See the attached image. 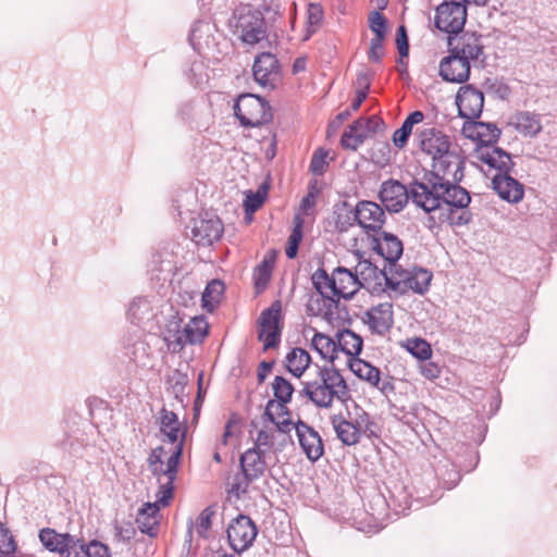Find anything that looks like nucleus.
Listing matches in <instances>:
<instances>
[{
  "label": "nucleus",
  "instance_id": "obj_1",
  "mask_svg": "<svg viewBox=\"0 0 557 557\" xmlns=\"http://www.w3.org/2000/svg\"><path fill=\"white\" fill-rule=\"evenodd\" d=\"M424 121L422 111L410 113L403 125L393 133L392 140L395 147L404 149L413 134V145L418 152L430 159L432 172L435 177L460 181L462 177V161L451 149V140L442 129L434 126H422L413 129Z\"/></svg>",
  "mask_w": 557,
  "mask_h": 557
},
{
  "label": "nucleus",
  "instance_id": "obj_2",
  "mask_svg": "<svg viewBox=\"0 0 557 557\" xmlns=\"http://www.w3.org/2000/svg\"><path fill=\"white\" fill-rule=\"evenodd\" d=\"M431 186L414 183L411 187V199L416 206L431 214L437 224L465 225L470 222L471 213L468 206L471 201L469 193L454 184L453 180L436 177Z\"/></svg>",
  "mask_w": 557,
  "mask_h": 557
},
{
  "label": "nucleus",
  "instance_id": "obj_3",
  "mask_svg": "<svg viewBox=\"0 0 557 557\" xmlns=\"http://www.w3.org/2000/svg\"><path fill=\"white\" fill-rule=\"evenodd\" d=\"M182 455V444H176L169 449L158 446L151 450L147 459L148 469L159 485L156 497L163 507L169 506L173 498L174 481Z\"/></svg>",
  "mask_w": 557,
  "mask_h": 557
},
{
  "label": "nucleus",
  "instance_id": "obj_4",
  "mask_svg": "<svg viewBox=\"0 0 557 557\" xmlns=\"http://www.w3.org/2000/svg\"><path fill=\"white\" fill-rule=\"evenodd\" d=\"M304 394L319 408H331L334 399L346 401L349 389L335 368H320L318 377L305 383Z\"/></svg>",
  "mask_w": 557,
  "mask_h": 557
},
{
  "label": "nucleus",
  "instance_id": "obj_5",
  "mask_svg": "<svg viewBox=\"0 0 557 557\" xmlns=\"http://www.w3.org/2000/svg\"><path fill=\"white\" fill-rule=\"evenodd\" d=\"M336 437L346 446L360 443L362 435L376 436V424L370 414L360 406L355 405V411L349 410L334 413L330 417Z\"/></svg>",
  "mask_w": 557,
  "mask_h": 557
},
{
  "label": "nucleus",
  "instance_id": "obj_6",
  "mask_svg": "<svg viewBox=\"0 0 557 557\" xmlns=\"http://www.w3.org/2000/svg\"><path fill=\"white\" fill-rule=\"evenodd\" d=\"M228 26L232 33L248 46H256L268 37L262 13L250 4L237 7L228 21Z\"/></svg>",
  "mask_w": 557,
  "mask_h": 557
},
{
  "label": "nucleus",
  "instance_id": "obj_7",
  "mask_svg": "<svg viewBox=\"0 0 557 557\" xmlns=\"http://www.w3.org/2000/svg\"><path fill=\"white\" fill-rule=\"evenodd\" d=\"M432 273L423 268L395 265L386 275V286L397 295L409 292L423 295L432 281Z\"/></svg>",
  "mask_w": 557,
  "mask_h": 557
},
{
  "label": "nucleus",
  "instance_id": "obj_8",
  "mask_svg": "<svg viewBox=\"0 0 557 557\" xmlns=\"http://www.w3.org/2000/svg\"><path fill=\"white\" fill-rule=\"evenodd\" d=\"M234 113L244 127H259L272 120L269 102L253 94L240 95L234 106Z\"/></svg>",
  "mask_w": 557,
  "mask_h": 557
},
{
  "label": "nucleus",
  "instance_id": "obj_9",
  "mask_svg": "<svg viewBox=\"0 0 557 557\" xmlns=\"http://www.w3.org/2000/svg\"><path fill=\"white\" fill-rule=\"evenodd\" d=\"M467 7L459 0H444L435 10V26L448 35L460 33L467 21Z\"/></svg>",
  "mask_w": 557,
  "mask_h": 557
},
{
  "label": "nucleus",
  "instance_id": "obj_10",
  "mask_svg": "<svg viewBox=\"0 0 557 557\" xmlns=\"http://www.w3.org/2000/svg\"><path fill=\"white\" fill-rule=\"evenodd\" d=\"M281 311L282 304L276 300L264 309L258 320V338L263 343V349L274 348L280 343L281 337Z\"/></svg>",
  "mask_w": 557,
  "mask_h": 557
},
{
  "label": "nucleus",
  "instance_id": "obj_11",
  "mask_svg": "<svg viewBox=\"0 0 557 557\" xmlns=\"http://www.w3.org/2000/svg\"><path fill=\"white\" fill-rule=\"evenodd\" d=\"M257 533L258 530L253 521L248 516L239 515L228 524L227 540L231 547L240 553L252 545Z\"/></svg>",
  "mask_w": 557,
  "mask_h": 557
},
{
  "label": "nucleus",
  "instance_id": "obj_12",
  "mask_svg": "<svg viewBox=\"0 0 557 557\" xmlns=\"http://www.w3.org/2000/svg\"><path fill=\"white\" fill-rule=\"evenodd\" d=\"M252 74L261 87L275 88L281 81V66L276 57L270 52L258 54L252 65Z\"/></svg>",
  "mask_w": 557,
  "mask_h": 557
},
{
  "label": "nucleus",
  "instance_id": "obj_13",
  "mask_svg": "<svg viewBox=\"0 0 557 557\" xmlns=\"http://www.w3.org/2000/svg\"><path fill=\"white\" fill-rule=\"evenodd\" d=\"M371 333L385 335L394 324V307L391 301L371 306L361 318Z\"/></svg>",
  "mask_w": 557,
  "mask_h": 557
},
{
  "label": "nucleus",
  "instance_id": "obj_14",
  "mask_svg": "<svg viewBox=\"0 0 557 557\" xmlns=\"http://www.w3.org/2000/svg\"><path fill=\"white\" fill-rule=\"evenodd\" d=\"M348 366L356 376L377 388L384 395L394 393L395 386L393 384V379L391 376H386L382 380L379 368L362 359H351Z\"/></svg>",
  "mask_w": 557,
  "mask_h": 557
},
{
  "label": "nucleus",
  "instance_id": "obj_15",
  "mask_svg": "<svg viewBox=\"0 0 557 557\" xmlns=\"http://www.w3.org/2000/svg\"><path fill=\"white\" fill-rule=\"evenodd\" d=\"M379 126V119L370 116L358 119L352 122L341 137V145L344 149L357 150L358 147L371 135Z\"/></svg>",
  "mask_w": 557,
  "mask_h": 557
},
{
  "label": "nucleus",
  "instance_id": "obj_16",
  "mask_svg": "<svg viewBox=\"0 0 557 557\" xmlns=\"http://www.w3.org/2000/svg\"><path fill=\"white\" fill-rule=\"evenodd\" d=\"M288 434L289 432H283L274 424L256 426V435H252V448L263 454L281 451L287 443Z\"/></svg>",
  "mask_w": 557,
  "mask_h": 557
},
{
  "label": "nucleus",
  "instance_id": "obj_17",
  "mask_svg": "<svg viewBox=\"0 0 557 557\" xmlns=\"http://www.w3.org/2000/svg\"><path fill=\"white\" fill-rule=\"evenodd\" d=\"M223 231V224L218 216L206 214L194 220L191 239L198 246H210L222 237Z\"/></svg>",
  "mask_w": 557,
  "mask_h": 557
},
{
  "label": "nucleus",
  "instance_id": "obj_18",
  "mask_svg": "<svg viewBox=\"0 0 557 557\" xmlns=\"http://www.w3.org/2000/svg\"><path fill=\"white\" fill-rule=\"evenodd\" d=\"M458 113L466 120H475L481 115L484 106L482 91L471 85L461 86L456 96Z\"/></svg>",
  "mask_w": 557,
  "mask_h": 557
},
{
  "label": "nucleus",
  "instance_id": "obj_19",
  "mask_svg": "<svg viewBox=\"0 0 557 557\" xmlns=\"http://www.w3.org/2000/svg\"><path fill=\"white\" fill-rule=\"evenodd\" d=\"M298 442L308 459L315 461L324 453V447L319 433L302 421L294 424Z\"/></svg>",
  "mask_w": 557,
  "mask_h": 557
},
{
  "label": "nucleus",
  "instance_id": "obj_20",
  "mask_svg": "<svg viewBox=\"0 0 557 557\" xmlns=\"http://www.w3.org/2000/svg\"><path fill=\"white\" fill-rule=\"evenodd\" d=\"M409 194L405 185L395 180L386 181L380 190V200L391 212H399L407 205Z\"/></svg>",
  "mask_w": 557,
  "mask_h": 557
},
{
  "label": "nucleus",
  "instance_id": "obj_21",
  "mask_svg": "<svg viewBox=\"0 0 557 557\" xmlns=\"http://www.w3.org/2000/svg\"><path fill=\"white\" fill-rule=\"evenodd\" d=\"M440 75L446 82L465 83L470 76V63L450 51L440 63Z\"/></svg>",
  "mask_w": 557,
  "mask_h": 557
},
{
  "label": "nucleus",
  "instance_id": "obj_22",
  "mask_svg": "<svg viewBox=\"0 0 557 557\" xmlns=\"http://www.w3.org/2000/svg\"><path fill=\"white\" fill-rule=\"evenodd\" d=\"M331 283L334 297L350 298L361 288L360 281L355 277L350 270L344 267H337L332 272Z\"/></svg>",
  "mask_w": 557,
  "mask_h": 557
},
{
  "label": "nucleus",
  "instance_id": "obj_23",
  "mask_svg": "<svg viewBox=\"0 0 557 557\" xmlns=\"http://www.w3.org/2000/svg\"><path fill=\"white\" fill-rule=\"evenodd\" d=\"M385 213L373 201H361L356 208V220L359 225L368 231H380L384 224Z\"/></svg>",
  "mask_w": 557,
  "mask_h": 557
},
{
  "label": "nucleus",
  "instance_id": "obj_24",
  "mask_svg": "<svg viewBox=\"0 0 557 557\" xmlns=\"http://www.w3.org/2000/svg\"><path fill=\"white\" fill-rule=\"evenodd\" d=\"M160 432L173 446L182 444V448L184 449L187 428L178 420L176 413L166 409L161 410Z\"/></svg>",
  "mask_w": 557,
  "mask_h": 557
},
{
  "label": "nucleus",
  "instance_id": "obj_25",
  "mask_svg": "<svg viewBox=\"0 0 557 557\" xmlns=\"http://www.w3.org/2000/svg\"><path fill=\"white\" fill-rule=\"evenodd\" d=\"M277 399H270L264 409V417L271 424H274L283 432H290L295 422L292 419V412L287 405Z\"/></svg>",
  "mask_w": 557,
  "mask_h": 557
},
{
  "label": "nucleus",
  "instance_id": "obj_26",
  "mask_svg": "<svg viewBox=\"0 0 557 557\" xmlns=\"http://www.w3.org/2000/svg\"><path fill=\"white\" fill-rule=\"evenodd\" d=\"M493 187L502 199L509 202H519L523 198L522 184L505 172H499L494 176Z\"/></svg>",
  "mask_w": 557,
  "mask_h": 557
},
{
  "label": "nucleus",
  "instance_id": "obj_27",
  "mask_svg": "<svg viewBox=\"0 0 557 557\" xmlns=\"http://www.w3.org/2000/svg\"><path fill=\"white\" fill-rule=\"evenodd\" d=\"M263 453L248 448L239 458L240 469L253 482L262 478L268 469Z\"/></svg>",
  "mask_w": 557,
  "mask_h": 557
},
{
  "label": "nucleus",
  "instance_id": "obj_28",
  "mask_svg": "<svg viewBox=\"0 0 557 557\" xmlns=\"http://www.w3.org/2000/svg\"><path fill=\"white\" fill-rule=\"evenodd\" d=\"M372 248L388 262H395L403 253L401 242L392 234L382 233L372 239Z\"/></svg>",
  "mask_w": 557,
  "mask_h": 557
},
{
  "label": "nucleus",
  "instance_id": "obj_29",
  "mask_svg": "<svg viewBox=\"0 0 557 557\" xmlns=\"http://www.w3.org/2000/svg\"><path fill=\"white\" fill-rule=\"evenodd\" d=\"M335 338L337 346V358L339 357V352H343L348 357V362L351 359H358L357 357L361 354L363 346L361 336L343 326L342 329L337 330Z\"/></svg>",
  "mask_w": 557,
  "mask_h": 557
},
{
  "label": "nucleus",
  "instance_id": "obj_30",
  "mask_svg": "<svg viewBox=\"0 0 557 557\" xmlns=\"http://www.w3.org/2000/svg\"><path fill=\"white\" fill-rule=\"evenodd\" d=\"M160 506L162 505L157 499L156 503H146L144 507L139 509L136 523L143 533L150 536L157 534Z\"/></svg>",
  "mask_w": 557,
  "mask_h": 557
},
{
  "label": "nucleus",
  "instance_id": "obj_31",
  "mask_svg": "<svg viewBox=\"0 0 557 557\" xmlns=\"http://www.w3.org/2000/svg\"><path fill=\"white\" fill-rule=\"evenodd\" d=\"M451 51L470 63L483 53L480 36L474 33H465L453 47Z\"/></svg>",
  "mask_w": 557,
  "mask_h": 557
},
{
  "label": "nucleus",
  "instance_id": "obj_32",
  "mask_svg": "<svg viewBox=\"0 0 557 557\" xmlns=\"http://www.w3.org/2000/svg\"><path fill=\"white\" fill-rule=\"evenodd\" d=\"M209 324L203 317H194L185 325L182 334L177 338V343L181 346L186 344L201 343L208 335Z\"/></svg>",
  "mask_w": 557,
  "mask_h": 557
},
{
  "label": "nucleus",
  "instance_id": "obj_33",
  "mask_svg": "<svg viewBox=\"0 0 557 557\" xmlns=\"http://www.w3.org/2000/svg\"><path fill=\"white\" fill-rule=\"evenodd\" d=\"M322 308H319L323 319L333 327L342 329L345 326L347 312L339 304L332 298H322Z\"/></svg>",
  "mask_w": 557,
  "mask_h": 557
},
{
  "label": "nucleus",
  "instance_id": "obj_34",
  "mask_svg": "<svg viewBox=\"0 0 557 557\" xmlns=\"http://www.w3.org/2000/svg\"><path fill=\"white\" fill-rule=\"evenodd\" d=\"M310 346L321 356L323 360L330 363H334L337 359L336 338H332L324 333L315 331L311 338Z\"/></svg>",
  "mask_w": 557,
  "mask_h": 557
},
{
  "label": "nucleus",
  "instance_id": "obj_35",
  "mask_svg": "<svg viewBox=\"0 0 557 557\" xmlns=\"http://www.w3.org/2000/svg\"><path fill=\"white\" fill-rule=\"evenodd\" d=\"M39 540L50 552H57L63 555V549H66V545L72 541V535L58 533L51 528H45L39 532Z\"/></svg>",
  "mask_w": 557,
  "mask_h": 557
},
{
  "label": "nucleus",
  "instance_id": "obj_36",
  "mask_svg": "<svg viewBox=\"0 0 557 557\" xmlns=\"http://www.w3.org/2000/svg\"><path fill=\"white\" fill-rule=\"evenodd\" d=\"M311 362L309 352L302 348H293L286 355V367L296 377H300Z\"/></svg>",
  "mask_w": 557,
  "mask_h": 557
},
{
  "label": "nucleus",
  "instance_id": "obj_37",
  "mask_svg": "<svg viewBox=\"0 0 557 557\" xmlns=\"http://www.w3.org/2000/svg\"><path fill=\"white\" fill-rule=\"evenodd\" d=\"M479 153L481 161L499 171L508 170L511 164L510 156L496 147H486Z\"/></svg>",
  "mask_w": 557,
  "mask_h": 557
},
{
  "label": "nucleus",
  "instance_id": "obj_38",
  "mask_svg": "<svg viewBox=\"0 0 557 557\" xmlns=\"http://www.w3.org/2000/svg\"><path fill=\"white\" fill-rule=\"evenodd\" d=\"M242 418L237 413H232L225 423L224 432L220 443L224 447H236L239 443L243 432Z\"/></svg>",
  "mask_w": 557,
  "mask_h": 557
},
{
  "label": "nucleus",
  "instance_id": "obj_39",
  "mask_svg": "<svg viewBox=\"0 0 557 557\" xmlns=\"http://www.w3.org/2000/svg\"><path fill=\"white\" fill-rule=\"evenodd\" d=\"M275 255L269 252L253 270L255 286L258 292L263 290L269 284L274 268Z\"/></svg>",
  "mask_w": 557,
  "mask_h": 557
},
{
  "label": "nucleus",
  "instance_id": "obj_40",
  "mask_svg": "<svg viewBox=\"0 0 557 557\" xmlns=\"http://www.w3.org/2000/svg\"><path fill=\"white\" fill-rule=\"evenodd\" d=\"M400 345L420 361H426L432 358L433 350L430 343L421 337L406 338Z\"/></svg>",
  "mask_w": 557,
  "mask_h": 557
},
{
  "label": "nucleus",
  "instance_id": "obj_41",
  "mask_svg": "<svg viewBox=\"0 0 557 557\" xmlns=\"http://www.w3.org/2000/svg\"><path fill=\"white\" fill-rule=\"evenodd\" d=\"M294 227L290 235L288 236L285 253L288 259L297 257L299 244L304 236V218L300 214H296L293 220Z\"/></svg>",
  "mask_w": 557,
  "mask_h": 557
},
{
  "label": "nucleus",
  "instance_id": "obj_42",
  "mask_svg": "<svg viewBox=\"0 0 557 557\" xmlns=\"http://www.w3.org/2000/svg\"><path fill=\"white\" fill-rule=\"evenodd\" d=\"M515 124L517 129L527 136L536 135L542 128L539 116L530 112H519L516 114Z\"/></svg>",
  "mask_w": 557,
  "mask_h": 557
},
{
  "label": "nucleus",
  "instance_id": "obj_43",
  "mask_svg": "<svg viewBox=\"0 0 557 557\" xmlns=\"http://www.w3.org/2000/svg\"><path fill=\"white\" fill-rule=\"evenodd\" d=\"M224 292V284L219 280L211 281L205 292L202 293V307L209 312H212L215 306L220 302Z\"/></svg>",
  "mask_w": 557,
  "mask_h": 557
},
{
  "label": "nucleus",
  "instance_id": "obj_44",
  "mask_svg": "<svg viewBox=\"0 0 557 557\" xmlns=\"http://www.w3.org/2000/svg\"><path fill=\"white\" fill-rule=\"evenodd\" d=\"M312 282L314 287L320 294L317 302L320 304L322 298H332L333 285L331 283V276L322 269L317 270L312 275Z\"/></svg>",
  "mask_w": 557,
  "mask_h": 557
},
{
  "label": "nucleus",
  "instance_id": "obj_45",
  "mask_svg": "<svg viewBox=\"0 0 557 557\" xmlns=\"http://www.w3.org/2000/svg\"><path fill=\"white\" fill-rule=\"evenodd\" d=\"M273 399L281 400L283 403H290L294 387L292 383L283 376H275L272 384Z\"/></svg>",
  "mask_w": 557,
  "mask_h": 557
},
{
  "label": "nucleus",
  "instance_id": "obj_46",
  "mask_svg": "<svg viewBox=\"0 0 557 557\" xmlns=\"http://www.w3.org/2000/svg\"><path fill=\"white\" fill-rule=\"evenodd\" d=\"M376 267L368 260H360L352 272L355 277L360 281L361 287L376 277Z\"/></svg>",
  "mask_w": 557,
  "mask_h": 557
},
{
  "label": "nucleus",
  "instance_id": "obj_47",
  "mask_svg": "<svg viewBox=\"0 0 557 557\" xmlns=\"http://www.w3.org/2000/svg\"><path fill=\"white\" fill-rule=\"evenodd\" d=\"M490 129V125L485 123H471L468 126L463 127V132H467L468 136L471 138H476L482 143H491L496 139L497 135L495 134L496 128L492 131L487 138H484L485 131Z\"/></svg>",
  "mask_w": 557,
  "mask_h": 557
},
{
  "label": "nucleus",
  "instance_id": "obj_48",
  "mask_svg": "<svg viewBox=\"0 0 557 557\" xmlns=\"http://www.w3.org/2000/svg\"><path fill=\"white\" fill-rule=\"evenodd\" d=\"M252 482L253 481L247 478L246 474L242 471V473H237L228 480V493L239 497L242 494H245L248 491V487Z\"/></svg>",
  "mask_w": 557,
  "mask_h": 557
},
{
  "label": "nucleus",
  "instance_id": "obj_49",
  "mask_svg": "<svg viewBox=\"0 0 557 557\" xmlns=\"http://www.w3.org/2000/svg\"><path fill=\"white\" fill-rule=\"evenodd\" d=\"M369 27L374 34V38H385L387 29V20L379 11H372L369 15Z\"/></svg>",
  "mask_w": 557,
  "mask_h": 557
},
{
  "label": "nucleus",
  "instance_id": "obj_50",
  "mask_svg": "<svg viewBox=\"0 0 557 557\" xmlns=\"http://www.w3.org/2000/svg\"><path fill=\"white\" fill-rule=\"evenodd\" d=\"M213 515L214 511L210 507H207L197 517L194 528L199 536H208V532L212 525Z\"/></svg>",
  "mask_w": 557,
  "mask_h": 557
},
{
  "label": "nucleus",
  "instance_id": "obj_51",
  "mask_svg": "<svg viewBox=\"0 0 557 557\" xmlns=\"http://www.w3.org/2000/svg\"><path fill=\"white\" fill-rule=\"evenodd\" d=\"M329 154L330 151L323 148L314 151L310 162V170L313 174L321 175L325 172L329 165V160L331 159Z\"/></svg>",
  "mask_w": 557,
  "mask_h": 557
},
{
  "label": "nucleus",
  "instance_id": "obj_52",
  "mask_svg": "<svg viewBox=\"0 0 557 557\" xmlns=\"http://www.w3.org/2000/svg\"><path fill=\"white\" fill-rule=\"evenodd\" d=\"M15 550L16 542L12 533L0 522V554L12 555Z\"/></svg>",
  "mask_w": 557,
  "mask_h": 557
},
{
  "label": "nucleus",
  "instance_id": "obj_53",
  "mask_svg": "<svg viewBox=\"0 0 557 557\" xmlns=\"http://www.w3.org/2000/svg\"><path fill=\"white\" fill-rule=\"evenodd\" d=\"M419 373L428 381L434 382L442 375V368L438 363L431 361H421L418 366Z\"/></svg>",
  "mask_w": 557,
  "mask_h": 557
},
{
  "label": "nucleus",
  "instance_id": "obj_54",
  "mask_svg": "<svg viewBox=\"0 0 557 557\" xmlns=\"http://www.w3.org/2000/svg\"><path fill=\"white\" fill-rule=\"evenodd\" d=\"M62 557H88L87 554V545H85L82 541L74 539L72 536V541L66 545V549H63Z\"/></svg>",
  "mask_w": 557,
  "mask_h": 557
},
{
  "label": "nucleus",
  "instance_id": "obj_55",
  "mask_svg": "<svg viewBox=\"0 0 557 557\" xmlns=\"http://www.w3.org/2000/svg\"><path fill=\"white\" fill-rule=\"evenodd\" d=\"M323 20V10L319 4H310L308 9V24L314 33Z\"/></svg>",
  "mask_w": 557,
  "mask_h": 557
},
{
  "label": "nucleus",
  "instance_id": "obj_56",
  "mask_svg": "<svg viewBox=\"0 0 557 557\" xmlns=\"http://www.w3.org/2000/svg\"><path fill=\"white\" fill-rule=\"evenodd\" d=\"M383 38H372L370 41L369 59L372 62H381L384 55Z\"/></svg>",
  "mask_w": 557,
  "mask_h": 557
},
{
  "label": "nucleus",
  "instance_id": "obj_57",
  "mask_svg": "<svg viewBox=\"0 0 557 557\" xmlns=\"http://www.w3.org/2000/svg\"><path fill=\"white\" fill-rule=\"evenodd\" d=\"M264 201V194L258 190L256 194H249L245 199V210L246 212H255L257 211Z\"/></svg>",
  "mask_w": 557,
  "mask_h": 557
},
{
  "label": "nucleus",
  "instance_id": "obj_58",
  "mask_svg": "<svg viewBox=\"0 0 557 557\" xmlns=\"http://www.w3.org/2000/svg\"><path fill=\"white\" fill-rule=\"evenodd\" d=\"M396 45L398 52L401 57H407L409 51L408 38L406 28L404 25L398 27L397 36H396Z\"/></svg>",
  "mask_w": 557,
  "mask_h": 557
},
{
  "label": "nucleus",
  "instance_id": "obj_59",
  "mask_svg": "<svg viewBox=\"0 0 557 557\" xmlns=\"http://www.w3.org/2000/svg\"><path fill=\"white\" fill-rule=\"evenodd\" d=\"M88 557H110L109 549L100 542L92 541L87 545Z\"/></svg>",
  "mask_w": 557,
  "mask_h": 557
},
{
  "label": "nucleus",
  "instance_id": "obj_60",
  "mask_svg": "<svg viewBox=\"0 0 557 557\" xmlns=\"http://www.w3.org/2000/svg\"><path fill=\"white\" fill-rule=\"evenodd\" d=\"M367 90H368V85H366V87L363 89H360L357 91L356 98L354 99V101L350 104V109L352 111L359 110L360 106L367 98V95H368Z\"/></svg>",
  "mask_w": 557,
  "mask_h": 557
},
{
  "label": "nucleus",
  "instance_id": "obj_61",
  "mask_svg": "<svg viewBox=\"0 0 557 557\" xmlns=\"http://www.w3.org/2000/svg\"><path fill=\"white\" fill-rule=\"evenodd\" d=\"M314 206V197L312 194H308L307 196H305L301 200V205H300V208L304 210V211H307L309 208L313 207Z\"/></svg>",
  "mask_w": 557,
  "mask_h": 557
},
{
  "label": "nucleus",
  "instance_id": "obj_62",
  "mask_svg": "<svg viewBox=\"0 0 557 557\" xmlns=\"http://www.w3.org/2000/svg\"><path fill=\"white\" fill-rule=\"evenodd\" d=\"M306 61L304 59H297L293 65L294 72L297 73L299 71L305 70Z\"/></svg>",
  "mask_w": 557,
  "mask_h": 557
},
{
  "label": "nucleus",
  "instance_id": "obj_63",
  "mask_svg": "<svg viewBox=\"0 0 557 557\" xmlns=\"http://www.w3.org/2000/svg\"><path fill=\"white\" fill-rule=\"evenodd\" d=\"M222 448H225L224 446L221 445V443L218 444L216 448H215V451L213 454V459L215 462L220 463L222 461L221 459V454H220V450Z\"/></svg>",
  "mask_w": 557,
  "mask_h": 557
},
{
  "label": "nucleus",
  "instance_id": "obj_64",
  "mask_svg": "<svg viewBox=\"0 0 557 557\" xmlns=\"http://www.w3.org/2000/svg\"><path fill=\"white\" fill-rule=\"evenodd\" d=\"M350 115V111L349 110H345L343 112H341L338 115H337V119L342 122L346 119H348Z\"/></svg>",
  "mask_w": 557,
  "mask_h": 557
}]
</instances>
